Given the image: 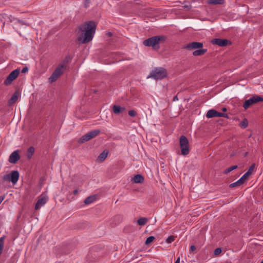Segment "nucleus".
Wrapping results in <instances>:
<instances>
[{
  "mask_svg": "<svg viewBox=\"0 0 263 263\" xmlns=\"http://www.w3.org/2000/svg\"><path fill=\"white\" fill-rule=\"evenodd\" d=\"M96 26L93 21H89L79 27V32H81L78 38L80 44H86L92 40L95 33Z\"/></svg>",
  "mask_w": 263,
  "mask_h": 263,
  "instance_id": "1",
  "label": "nucleus"
},
{
  "mask_svg": "<svg viewBox=\"0 0 263 263\" xmlns=\"http://www.w3.org/2000/svg\"><path fill=\"white\" fill-rule=\"evenodd\" d=\"M166 36L164 35H157L152 36L143 42V44L147 47H152L154 49L159 48V45L163 43L166 40Z\"/></svg>",
  "mask_w": 263,
  "mask_h": 263,
  "instance_id": "2",
  "label": "nucleus"
},
{
  "mask_svg": "<svg viewBox=\"0 0 263 263\" xmlns=\"http://www.w3.org/2000/svg\"><path fill=\"white\" fill-rule=\"evenodd\" d=\"M203 46V43L201 42H193L185 45L184 47V49L189 50L196 49L193 51V55L196 57L200 56L203 55L207 52L206 49L202 48Z\"/></svg>",
  "mask_w": 263,
  "mask_h": 263,
  "instance_id": "3",
  "label": "nucleus"
},
{
  "mask_svg": "<svg viewBox=\"0 0 263 263\" xmlns=\"http://www.w3.org/2000/svg\"><path fill=\"white\" fill-rule=\"evenodd\" d=\"M67 61L65 60L58 65L55 69L49 78V82L51 83L55 82L64 73L67 68Z\"/></svg>",
  "mask_w": 263,
  "mask_h": 263,
  "instance_id": "4",
  "label": "nucleus"
},
{
  "mask_svg": "<svg viewBox=\"0 0 263 263\" xmlns=\"http://www.w3.org/2000/svg\"><path fill=\"white\" fill-rule=\"evenodd\" d=\"M167 76L166 70L163 68H156L153 70L147 78H152L155 80H161Z\"/></svg>",
  "mask_w": 263,
  "mask_h": 263,
  "instance_id": "5",
  "label": "nucleus"
},
{
  "mask_svg": "<svg viewBox=\"0 0 263 263\" xmlns=\"http://www.w3.org/2000/svg\"><path fill=\"white\" fill-rule=\"evenodd\" d=\"M179 143L181 154L183 155H187L190 152L188 139L182 135L180 137Z\"/></svg>",
  "mask_w": 263,
  "mask_h": 263,
  "instance_id": "6",
  "label": "nucleus"
},
{
  "mask_svg": "<svg viewBox=\"0 0 263 263\" xmlns=\"http://www.w3.org/2000/svg\"><path fill=\"white\" fill-rule=\"evenodd\" d=\"M263 101V98L262 97L254 95L251 98L245 101L243 104V107L247 109L249 107H250L251 105L257 103L259 102Z\"/></svg>",
  "mask_w": 263,
  "mask_h": 263,
  "instance_id": "7",
  "label": "nucleus"
},
{
  "mask_svg": "<svg viewBox=\"0 0 263 263\" xmlns=\"http://www.w3.org/2000/svg\"><path fill=\"white\" fill-rule=\"evenodd\" d=\"M101 131L100 129H96L93 131L87 133V134L83 135L79 140V143H83L85 141L90 140V139L96 137L98 136Z\"/></svg>",
  "mask_w": 263,
  "mask_h": 263,
  "instance_id": "8",
  "label": "nucleus"
},
{
  "mask_svg": "<svg viewBox=\"0 0 263 263\" xmlns=\"http://www.w3.org/2000/svg\"><path fill=\"white\" fill-rule=\"evenodd\" d=\"M19 178V173L17 171H13L10 173L7 174L4 176V180L11 181L13 184L17 182Z\"/></svg>",
  "mask_w": 263,
  "mask_h": 263,
  "instance_id": "9",
  "label": "nucleus"
},
{
  "mask_svg": "<svg viewBox=\"0 0 263 263\" xmlns=\"http://www.w3.org/2000/svg\"><path fill=\"white\" fill-rule=\"evenodd\" d=\"M19 73L20 70L18 69H16L12 71L5 80L4 84L6 85H10L18 77Z\"/></svg>",
  "mask_w": 263,
  "mask_h": 263,
  "instance_id": "10",
  "label": "nucleus"
},
{
  "mask_svg": "<svg viewBox=\"0 0 263 263\" xmlns=\"http://www.w3.org/2000/svg\"><path fill=\"white\" fill-rule=\"evenodd\" d=\"M206 117L208 118H212L213 117H224L228 118V116L227 114L221 113L216 111L215 109L209 110L206 115Z\"/></svg>",
  "mask_w": 263,
  "mask_h": 263,
  "instance_id": "11",
  "label": "nucleus"
},
{
  "mask_svg": "<svg viewBox=\"0 0 263 263\" xmlns=\"http://www.w3.org/2000/svg\"><path fill=\"white\" fill-rule=\"evenodd\" d=\"M211 42L213 44L218 45L220 47H224L229 44H231V42L228 41V40L221 39L219 38L214 39L212 40Z\"/></svg>",
  "mask_w": 263,
  "mask_h": 263,
  "instance_id": "12",
  "label": "nucleus"
},
{
  "mask_svg": "<svg viewBox=\"0 0 263 263\" xmlns=\"http://www.w3.org/2000/svg\"><path fill=\"white\" fill-rule=\"evenodd\" d=\"M20 159V156L19 155V151L16 150L10 154L8 161L11 163L15 164Z\"/></svg>",
  "mask_w": 263,
  "mask_h": 263,
  "instance_id": "13",
  "label": "nucleus"
},
{
  "mask_svg": "<svg viewBox=\"0 0 263 263\" xmlns=\"http://www.w3.org/2000/svg\"><path fill=\"white\" fill-rule=\"evenodd\" d=\"M47 201V198L45 197L40 198L35 205V210H37L40 209L41 206L46 203Z\"/></svg>",
  "mask_w": 263,
  "mask_h": 263,
  "instance_id": "14",
  "label": "nucleus"
},
{
  "mask_svg": "<svg viewBox=\"0 0 263 263\" xmlns=\"http://www.w3.org/2000/svg\"><path fill=\"white\" fill-rule=\"evenodd\" d=\"M144 180L143 176L140 174H137L132 179V181L136 183H143Z\"/></svg>",
  "mask_w": 263,
  "mask_h": 263,
  "instance_id": "15",
  "label": "nucleus"
},
{
  "mask_svg": "<svg viewBox=\"0 0 263 263\" xmlns=\"http://www.w3.org/2000/svg\"><path fill=\"white\" fill-rule=\"evenodd\" d=\"M20 95V93L18 91H16L14 92L13 95L12 96V97L10 98V99L9 100V105L13 104L17 100L18 96Z\"/></svg>",
  "mask_w": 263,
  "mask_h": 263,
  "instance_id": "16",
  "label": "nucleus"
},
{
  "mask_svg": "<svg viewBox=\"0 0 263 263\" xmlns=\"http://www.w3.org/2000/svg\"><path fill=\"white\" fill-rule=\"evenodd\" d=\"M114 112L115 114H119L125 110V108L118 105H115L112 107Z\"/></svg>",
  "mask_w": 263,
  "mask_h": 263,
  "instance_id": "17",
  "label": "nucleus"
},
{
  "mask_svg": "<svg viewBox=\"0 0 263 263\" xmlns=\"http://www.w3.org/2000/svg\"><path fill=\"white\" fill-rule=\"evenodd\" d=\"M107 155H108L107 152H106L105 151H103L99 155V156L98 157V158H97V160L99 162L104 161L105 160V159L106 158Z\"/></svg>",
  "mask_w": 263,
  "mask_h": 263,
  "instance_id": "18",
  "label": "nucleus"
},
{
  "mask_svg": "<svg viewBox=\"0 0 263 263\" xmlns=\"http://www.w3.org/2000/svg\"><path fill=\"white\" fill-rule=\"evenodd\" d=\"M96 199V198L95 196H90L85 199L84 203L85 204L88 205L93 202Z\"/></svg>",
  "mask_w": 263,
  "mask_h": 263,
  "instance_id": "19",
  "label": "nucleus"
},
{
  "mask_svg": "<svg viewBox=\"0 0 263 263\" xmlns=\"http://www.w3.org/2000/svg\"><path fill=\"white\" fill-rule=\"evenodd\" d=\"M34 153V148L33 146L29 147L27 149V157L31 159L33 153Z\"/></svg>",
  "mask_w": 263,
  "mask_h": 263,
  "instance_id": "20",
  "label": "nucleus"
},
{
  "mask_svg": "<svg viewBox=\"0 0 263 263\" xmlns=\"http://www.w3.org/2000/svg\"><path fill=\"white\" fill-rule=\"evenodd\" d=\"M243 183L242 182V181L239 179V180H238L237 181L233 183H231L229 185V187L230 188H233V187H238L240 185H241V184H242Z\"/></svg>",
  "mask_w": 263,
  "mask_h": 263,
  "instance_id": "21",
  "label": "nucleus"
},
{
  "mask_svg": "<svg viewBox=\"0 0 263 263\" xmlns=\"http://www.w3.org/2000/svg\"><path fill=\"white\" fill-rule=\"evenodd\" d=\"M147 221V219L145 217H142L139 218L138 221L137 223L139 226H144Z\"/></svg>",
  "mask_w": 263,
  "mask_h": 263,
  "instance_id": "22",
  "label": "nucleus"
},
{
  "mask_svg": "<svg viewBox=\"0 0 263 263\" xmlns=\"http://www.w3.org/2000/svg\"><path fill=\"white\" fill-rule=\"evenodd\" d=\"M248 125V122L247 119L245 118L239 123V126L242 128H246Z\"/></svg>",
  "mask_w": 263,
  "mask_h": 263,
  "instance_id": "23",
  "label": "nucleus"
},
{
  "mask_svg": "<svg viewBox=\"0 0 263 263\" xmlns=\"http://www.w3.org/2000/svg\"><path fill=\"white\" fill-rule=\"evenodd\" d=\"M5 237V236H3L0 238V255L2 254L4 249Z\"/></svg>",
  "mask_w": 263,
  "mask_h": 263,
  "instance_id": "24",
  "label": "nucleus"
},
{
  "mask_svg": "<svg viewBox=\"0 0 263 263\" xmlns=\"http://www.w3.org/2000/svg\"><path fill=\"white\" fill-rule=\"evenodd\" d=\"M223 0H208V3L213 5L222 4Z\"/></svg>",
  "mask_w": 263,
  "mask_h": 263,
  "instance_id": "25",
  "label": "nucleus"
},
{
  "mask_svg": "<svg viewBox=\"0 0 263 263\" xmlns=\"http://www.w3.org/2000/svg\"><path fill=\"white\" fill-rule=\"evenodd\" d=\"M237 168H238V166L236 165L232 166L227 168L226 170H225L223 172V173L227 174L230 173L231 171H232Z\"/></svg>",
  "mask_w": 263,
  "mask_h": 263,
  "instance_id": "26",
  "label": "nucleus"
},
{
  "mask_svg": "<svg viewBox=\"0 0 263 263\" xmlns=\"http://www.w3.org/2000/svg\"><path fill=\"white\" fill-rule=\"evenodd\" d=\"M155 237L153 236H151L147 237L145 241V245H149L151 242H153L154 240H155Z\"/></svg>",
  "mask_w": 263,
  "mask_h": 263,
  "instance_id": "27",
  "label": "nucleus"
},
{
  "mask_svg": "<svg viewBox=\"0 0 263 263\" xmlns=\"http://www.w3.org/2000/svg\"><path fill=\"white\" fill-rule=\"evenodd\" d=\"M250 174L247 172L240 178L243 183L248 179Z\"/></svg>",
  "mask_w": 263,
  "mask_h": 263,
  "instance_id": "28",
  "label": "nucleus"
},
{
  "mask_svg": "<svg viewBox=\"0 0 263 263\" xmlns=\"http://www.w3.org/2000/svg\"><path fill=\"white\" fill-rule=\"evenodd\" d=\"M175 237L173 235H171L167 237L166 240L167 243H171L175 240Z\"/></svg>",
  "mask_w": 263,
  "mask_h": 263,
  "instance_id": "29",
  "label": "nucleus"
},
{
  "mask_svg": "<svg viewBox=\"0 0 263 263\" xmlns=\"http://www.w3.org/2000/svg\"><path fill=\"white\" fill-rule=\"evenodd\" d=\"M255 164L254 163L252 164L249 167L248 171H247L250 175H251L254 171L255 168Z\"/></svg>",
  "mask_w": 263,
  "mask_h": 263,
  "instance_id": "30",
  "label": "nucleus"
},
{
  "mask_svg": "<svg viewBox=\"0 0 263 263\" xmlns=\"http://www.w3.org/2000/svg\"><path fill=\"white\" fill-rule=\"evenodd\" d=\"M222 252V249L220 248H218L214 250V254L215 255H218Z\"/></svg>",
  "mask_w": 263,
  "mask_h": 263,
  "instance_id": "31",
  "label": "nucleus"
},
{
  "mask_svg": "<svg viewBox=\"0 0 263 263\" xmlns=\"http://www.w3.org/2000/svg\"><path fill=\"white\" fill-rule=\"evenodd\" d=\"M128 115L130 117H135L137 115V112L134 110H130L128 111Z\"/></svg>",
  "mask_w": 263,
  "mask_h": 263,
  "instance_id": "32",
  "label": "nucleus"
},
{
  "mask_svg": "<svg viewBox=\"0 0 263 263\" xmlns=\"http://www.w3.org/2000/svg\"><path fill=\"white\" fill-rule=\"evenodd\" d=\"M28 71V68L27 67H25L22 69V73H26Z\"/></svg>",
  "mask_w": 263,
  "mask_h": 263,
  "instance_id": "33",
  "label": "nucleus"
},
{
  "mask_svg": "<svg viewBox=\"0 0 263 263\" xmlns=\"http://www.w3.org/2000/svg\"><path fill=\"white\" fill-rule=\"evenodd\" d=\"M196 248L194 245H192L190 247V250L192 252L196 250Z\"/></svg>",
  "mask_w": 263,
  "mask_h": 263,
  "instance_id": "34",
  "label": "nucleus"
},
{
  "mask_svg": "<svg viewBox=\"0 0 263 263\" xmlns=\"http://www.w3.org/2000/svg\"><path fill=\"white\" fill-rule=\"evenodd\" d=\"M78 193V189H76V190H74L73 191V194L74 195H77Z\"/></svg>",
  "mask_w": 263,
  "mask_h": 263,
  "instance_id": "35",
  "label": "nucleus"
},
{
  "mask_svg": "<svg viewBox=\"0 0 263 263\" xmlns=\"http://www.w3.org/2000/svg\"><path fill=\"white\" fill-rule=\"evenodd\" d=\"M4 199V196H0V204L2 202V201Z\"/></svg>",
  "mask_w": 263,
  "mask_h": 263,
  "instance_id": "36",
  "label": "nucleus"
},
{
  "mask_svg": "<svg viewBox=\"0 0 263 263\" xmlns=\"http://www.w3.org/2000/svg\"><path fill=\"white\" fill-rule=\"evenodd\" d=\"M180 257H178L175 263H180Z\"/></svg>",
  "mask_w": 263,
  "mask_h": 263,
  "instance_id": "37",
  "label": "nucleus"
},
{
  "mask_svg": "<svg viewBox=\"0 0 263 263\" xmlns=\"http://www.w3.org/2000/svg\"><path fill=\"white\" fill-rule=\"evenodd\" d=\"M107 35L108 36H111L112 34L111 32H108L107 33Z\"/></svg>",
  "mask_w": 263,
  "mask_h": 263,
  "instance_id": "38",
  "label": "nucleus"
},
{
  "mask_svg": "<svg viewBox=\"0 0 263 263\" xmlns=\"http://www.w3.org/2000/svg\"><path fill=\"white\" fill-rule=\"evenodd\" d=\"M222 110L224 112L226 111L227 110V109L226 107H223L222 108Z\"/></svg>",
  "mask_w": 263,
  "mask_h": 263,
  "instance_id": "39",
  "label": "nucleus"
},
{
  "mask_svg": "<svg viewBox=\"0 0 263 263\" xmlns=\"http://www.w3.org/2000/svg\"><path fill=\"white\" fill-rule=\"evenodd\" d=\"M173 100L174 101H175V100H178V98L177 96H175L174 99H173Z\"/></svg>",
  "mask_w": 263,
  "mask_h": 263,
  "instance_id": "40",
  "label": "nucleus"
},
{
  "mask_svg": "<svg viewBox=\"0 0 263 263\" xmlns=\"http://www.w3.org/2000/svg\"><path fill=\"white\" fill-rule=\"evenodd\" d=\"M89 0H86V2L87 3H89Z\"/></svg>",
  "mask_w": 263,
  "mask_h": 263,
  "instance_id": "41",
  "label": "nucleus"
},
{
  "mask_svg": "<svg viewBox=\"0 0 263 263\" xmlns=\"http://www.w3.org/2000/svg\"><path fill=\"white\" fill-rule=\"evenodd\" d=\"M260 263H263V260L261 261Z\"/></svg>",
  "mask_w": 263,
  "mask_h": 263,
  "instance_id": "42",
  "label": "nucleus"
}]
</instances>
